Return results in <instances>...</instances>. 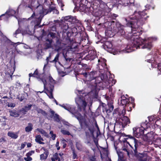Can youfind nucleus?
<instances>
[{
	"label": "nucleus",
	"mask_w": 161,
	"mask_h": 161,
	"mask_svg": "<svg viewBox=\"0 0 161 161\" xmlns=\"http://www.w3.org/2000/svg\"><path fill=\"white\" fill-rule=\"evenodd\" d=\"M82 92L78 90L75 92L78 96V97L75 98V102L78 106V110L75 106L69 104H59V105L69 111L72 114L73 117H75L79 120L81 128L85 132L88 139L86 143L88 144L90 143V137L93 136L94 126L89 121H86L78 113L79 111H85L87 105V102L85 100V97L87 98V96L84 97L81 96V94H82Z\"/></svg>",
	"instance_id": "f03ea898"
},
{
	"label": "nucleus",
	"mask_w": 161,
	"mask_h": 161,
	"mask_svg": "<svg viewBox=\"0 0 161 161\" xmlns=\"http://www.w3.org/2000/svg\"><path fill=\"white\" fill-rule=\"evenodd\" d=\"M70 32H72V33H76L77 32V30L75 26L71 28L70 29Z\"/></svg>",
	"instance_id": "de8ad7c7"
},
{
	"label": "nucleus",
	"mask_w": 161,
	"mask_h": 161,
	"mask_svg": "<svg viewBox=\"0 0 161 161\" xmlns=\"http://www.w3.org/2000/svg\"><path fill=\"white\" fill-rule=\"evenodd\" d=\"M147 62H149L152 64L153 63H154V62H155V60H154V59L153 58V59L152 58L151 59L147 60Z\"/></svg>",
	"instance_id": "4d7b16f0"
},
{
	"label": "nucleus",
	"mask_w": 161,
	"mask_h": 161,
	"mask_svg": "<svg viewBox=\"0 0 161 161\" xmlns=\"http://www.w3.org/2000/svg\"><path fill=\"white\" fill-rule=\"evenodd\" d=\"M82 92L78 90L75 92L78 96V97L75 98V102L78 106V110L75 106L69 104H59V105L69 111L72 114L73 117H75L79 120L81 128L85 132L88 139L86 143L88 144L90 143V137L93 136L94 126L89 121H86L78 113L79 111H85L87 105V102L85 100V97L87 98V96L84 97L81 96V94H82Z\"/></svg>",
	"instance_id": "7ed1b4c3"
},
{
	"label": "nucleus",
	"mask_w": 161,
	"mask_h": 161,
	"mask_svg": "<svg viewBox=\"0 0 161 161\" xmlns=\"http://www.w3.org/2000/svg\"><path fill=\"white\" fill-rule=\"evenodd\" d=\"M96 72L92 71L90 72H85L82 73L84 76L86 78V80L87 81H92L90 83L91 86V88L92 90L97 89V83H99L100 82H96V80H94L96 78Z\"/></svg>",
	"instance_id": "1a4fd4ad"
},
{
	"label": "nucleus",
	"mask_w": 161,
	"mask_h": 161,
	"mask_svg": "<svg viewBox=\"0 0 161 161\" xmlns=\"http://www.w3.org/2000/svg\"><path fill=\"white\" fill-rule=\"evenodd\" d=\"M106 76H105L103 74H101L100 75V76L98 77L97 79H101V80H106Z\"/></svg>",
	"instance_id": "a18cd8bd"
},
{
	"label": "nucleus",
	"mask_w": 161,
	"mask_h": 161,
	"mask_svg": "<svg viewBox=\"0 0 161 161\" xmlns=\"http://www.w3.org/2000/svg\"><path fill=\"white\" fill-rule=\"evenodd\" d=\"M32 105L31 104L28 105V106H25L22 108L20 110V111L23 114H25L31 108Z\"/></svg>",
	"instance_id": "bb28decb"
},
{
	"label": "nucleus",
	"mask_w": 161,
	"mask_h": 161,
	"mask_svg": "<svg viewBox=\"0 0 161 161\" xmlns=\"http://www.w3.org/2000/svg\"><path fill=\"white\" fill-rule=\"evenodd\" d=\"M18 22V24L19 25L22 24H24L25 23H27L28 21L25 18L23 19H17Z\"/></svg>",
	"instance_id": "e433bc0d"
},
{
	"label": "nucleus",
	"mask_w": 161,
	"mask_h": 161,
	"mask_svg": "<svg viewBox=\"0 0 161 161\" xmlns=\"http://www.w3.org/2000/svg\"><path fill=\"white\" fill-rule=\"evenodd\" d=\"M103 45L105 49H106V48L110 49L112 47V45L111 42H106Z\"/></svg>",
	"instance_id": "473e14b6"
},
{
	"label": "nucleus",
	"mask_w": 161,
	"mask_h": 161,
	"mask_svg": "<svg viewBox=\"0 0 161 161\" xmlns=\"http://www.w3.org/2000/svg\"><path fill=\"white\" fill-rule=\"evenodd\" d=\"M51 160L52 161H56L57 160L60 161V158L58 157V154L57 153H55L53 155V157L51 158Z\"/></svg>",
	"instance_id": "58836bf2"
},
{
	"label": "nucleus",
	"mask_w": 161,
	"mask_h": 161,
	"mask_svg": "<svg viewBox=\"0 0 161 161\" xmlns=\"http://www.w3.org/2000/svg\"><path fill=\"white\" fill-rule=\"evenodd\" d=\"M36 13L34 12L33 13L32 16L29 18V20H32L31 21V25H28L27 27H25V29L22 30V34H28L29 35H31L34 32V27L39 26V24L38 25H36V22L37 19L36 18Z\"/></svg>",
	"instance_id": "6e6552de"
},
{
	"label": "nucleus",
	"mask_w": 161,
	"mask_h": 161,
	"mask_svg": "<svg viewBox=\"0 0 161 161\" xmlns=\"http://www.w3.org/2000/svg\"><path fill=\"white\" fill-rule=\"evenodd\" d=\"M37 131H38L39 132H40L41 134H42L44 136L48 137V134L43 130L42 129L37 128L36 129Z\"/></svg>",
	"instance_id": "ea45409f"
},
{
	"label": "nucleus",
	"mask_w": 161,
	"mask_h": 161,
	"mask_svg": "<svg viewBox=\"0 0 161 161\" xmlns=\"http://www.w3.org/2000/svg\"><path fill=\"white\" fill-rule=\"evenodd\" d=\"M64 19L65 21L70 22L71 24H76L77 26H80L81 25V23L80 21L77 19L75 17H71L70 16H66L64 17Z\"/></svg>",
	"instance_id": "f3484780"
},
{
	"label": "nucleus",
	"mask_w": 161,
	"mask_h": 161,
	"mask_svg": "<svg viewBox=\"0 0 161 161\" xmlns=\"http://www.w3.org/2000/svg\"><path fill=\"white\" fill-rule=\"evenodd\" d=\"M115 25L117 28L116 31L118 34L119 36H124L126 34L124 30V26L119 22H116Z\"/></svg>",
	"instance_id": "dca6fc26"
},
{
	"label": "nucleus",
	"mask_w": 161,
	"mask_h": 161,
	"mask_svg": "<svg viewBox=\"0 0 161 161\" xmlns=\"http://www.w3.org/2000/svg\"><path fill=\"white\" fill-rule=\"evenodd\" d=\"M86 0H72V1L75 6H78L77 4L80 3H86Z\"/></svg>",
	"instance_id": "c9c22d12"
},
{
	"label": "nucleus",
	"mask_w": 161,
	"mask_h": 161,
	"mask_svg": "<svg viewBox=\"0 0 161 161\" xmlns=\"http://www.w3.org/2000/svg\"><path fill=\"white\" fill-rule=\"evenodd\" d=\"M18 132L14 133L12 131H9L7 134L8 136L13 139H16L18 136Z\"/></svg>",
	"instance_id": "cd10ccee"
},
{
	"label": "nucleus",
	"mask_w": 161,
	"mask_h": 161,
	"mask_svg": "<svg viewBox=\"0 0 161 161\" xmlns=\"http://www.w3.org/2000/svg\"><path fill=\"white\" fill-rule=\"evenodd\" d=\"M59 53H58L56 55L54 58L53 60L52 59V55L51 53L49 54V56L46 59L47 63L45 64L43 69L44 70L46 69L49 63H54L56 64L57 62H58L59 60Z\"/></svg>",
	"instance_id": "ddd939ff"
},
{
	"label": "nucleus",
	"mask_w": 161,
	"mask_h": 161,
	"mask_svg": "<svg viewBox=\"0 0 161 161\" xmlns=\"http://www.w3.org/2000/svg\"><path fill=\"white\" fill-rule=\"evenodd\" d=\"M132 148H133L132 146L127 141L126 139H125L123 141L122 152H118L117 150L118 156V161H123V158L124 156H126L130 157Z\"/></svg>",
	"instance_id": "423d86ee"
},
{
	"label": "nucleus",
	"mask_w": 161,
	"mask_h": 161,
	"mask_svg": "<svg viewBox=\"0 0 161 161\" xmlns=\"http://www.w3.org/2000/svg\"><path fill=\"white\" fill-rule=\"evenodd\" d=\"M39 4L41 5H50L49 0H23L21 4L19 7H21L22 5L25 7L30 8L32 10L33 9H36L37 6Z\"/></svg>",
	"instance_id": "0eeeda50"
},
{
	"label": "nucleus",
	"mask_w": 161,
	"mask_h": 161,
	"mask_svg": "<svg viewBox=\"0 0 161 161\" xmlns=\"http://www.w3.org/2000/svg\"><path fill=\"white\" fill-rule=\"evenodd\" d=\"M29 76L30 77L33 76L40 78L43 83L44 92L50 98H53L52 92L55 82L51 76H49L47 78L46 75L39 73L37 69L33 74H29Z\"/></svg>",
	"instance_id": "20e7f679"
},
{
	"label": "nucleus",
	"mask_w": 161,
	"mask_h": 161,
	"mask_svg": "<svg viewBox=\"0 0 161 161\" xmlns=\"http://www.w3.org/2000/svg\"><path fill=\"white\" fill-rule=\"evenodd\" d=\"M89 159L90 161H97L96 160V158H95V156H90L89 158Z\"/></svg>",
	"instance_id": "09e8293b"
},
{
	"label": "nucleus",
	"mask_w": 161,
	"mask_h": 161,
	"mask_svg": "<svg viewBox=\"0 0 161 161\" xmlns=\"http://www.w3.org/2000/svg\"><path fill=\"white\" fill-rule=\"evenodd\" d=\"M35 152L34 151H31L29 152L28 153H27L26 156H31L32 154H33Z\"/></svg>",
	"instance_id": "603ef678"
},
{
	"label": "nucleus",
	"mask_w": 161,
	"mask_h": 161,
	"mask_svg": "<svg viewBox=\"0 0 161 161\" xmlns=\"http://www.w3.org/2000/svg\"><path fill=\"white\" fill-rule=\"evenodd\" d=\"M24 159L25 161H31L32 160V158L30 156H27V157L25 158Z\"/></svg>",
	"instance_id": "5fc2aeb1"
},
{
	"label": "nucleus",
	"mask_w": 161,
	"mask_h": 161,
	"mask_svg": "<svg viewBox=\"0 0 161 161\" xmlns=\"http://www.w3.org/2000/svg\"><path fill=\"white\" fill-rule=\"evenodd\" d=\"M147 14L144 11H136L132 15L129 17L125 19L127 26L130 27L131 30V33H129L127 36L130 42L125 48V50L120 51L115 50L113 53L115 55L120 53H130L136 49L146 48L150 50L152 47V42L157 40L156 37H147L144 39L139 38L138 36L140 33L138 29L145 21L149 17L146 16Z\"/></svg>",
	"instance_id": "f257e3e1"
},
{
	"label": "nucleus",
	"mask_w": 161,
	"mask_h": 161,
	"mask_svg": "<svg viewBox=\"0 0 161 161\" xmlns=\"http://www.w3.org/2000/svg\"><path fill=\"white\" fill-rule=\"evenodd\" d=\"M41 114L42 115H43V116H45L46 117H47V112H46L45 111L42 110Z\"/></svg>",
	"instance_id": "bf43d9fd"
},
{
	"label": "nucleus",
	"mask_w": 161,
	"mask_h": 161,
	"mask_svg": "<svg viewBox=\"0 0 161 161\" xmlns=\"http://www.w3.org/2000/svg\"><path fill=\"white\" fill-rule=\"evenodd\" d=\"M96 52L94 51H89L88 54L86 57V58L87 60H93L96 57Z\"/></svg>",
	"instance_id": "aec40b11"
},
{
	"label": "nucleus",
	"mask_w": 161,
	"mask_h": 161,
	"mask_svg": "<svg viewBox=\"0 0 161 161\" xmlns=\"http://www.w3.org/2000/svg\"><path fill=\"white\" fill-rule=\"evenodd\" d=\"M15 106V104L14 103H8L7 106L9 107L14 108Z\"/></svg>",
	"instance_id": "3c124183"
},
{
	"label": "nucleus",
	"mask_w": 161,
	"mask_h": 161,
	"mask_svg": "<svg viewBox=\"0 0 161 161\" xmlns=\"http://www.w3.org/2000/svg\"><path fill=\"white\" fill-rule=\"evenodd\" d=\"M21 32V31L19 29V28L16 30L15 31V33L14 34V37H16V36L18 34H19Z\"/></svg>",
	"instance_id": "864d4df0"
},
{
	"label": "nucleus",
	"mask_w": 161,
	"mask_h": 161,
	"mask_svg": "<svg viewBox=\"0 0 161 161\" xmlns=\"http://www.w3.org/2000/svg\"><path fill=\"white\" fill-rule=\"evenodd\" d=\"M123 1H122V4H124L125 5H126V4H127L128 3H130V0H127V1H124L123 3Z\"/></svg>",
	"instance_id": "052dcab7"
},
{
	"label": "nucleus",
	"mask_w": 161,
	"mask_h": 161,
	"mask_svg": "<svg viewBox=\"0 0 161 161\" xmlns=\"http://www.w3.org/2000/svg\"><path fill=\"white\" fill-rule=\"evenodd\" d=\"M51 12L56 14L59 13L58 11L54 7H51L47 9H45L43 5L40 4L37 6L35 9V12L36 13V17L37 19L36 25H38L40 23L42 18L45 15Z\"/></svg>",
	"instance_id": "39448f33"
},
{
	"label": "nucleus",
	"mask_w": 161,
	"mask_h": 161,
	"mask_svg": "<svg viewBox=\"0 0 161 161\" xmlns=\"http://www.w3.org/2000/svg\"><path fill=\"white\" fill-rule=\"evenodd\" d=\"M35 138H36L35 140L36 142L41 144H44V143L42 141H43V139L40 135L36 136Z\"/></svg>",
	"instance_id": "2f4dec72"
},
{
	"label": "nucleus",
	"mask_w": 161,
	"mask_h": 161,
	"mask_svg": "<svg viewBox=\"0 0 161 161\" xmlns=\"http://www.w3.org/2000/svg\"><path fill=\"white\" fill-rule=\"evenodd\" d=\"M10 115L11 116L17 117L19 116V114L15 110H13L9 111Z\"/></svg>",
	"instance_id": "4c0bfd02"
},
{
	"label": "nucleus",
	"mask_w": 161,
	"mask_h": 161,
	"mask_svg": "<svg viewBox=\"0 0 161 161\" xmlns=\"http://www.w3.org/2000/svg\"><path fill=\"white\" fill-rule=\"evenodd\" d=\"M52 139L53 140H55V138L56 137V135L55 134H54L53 135L51 136Z\"/></svg>",
	"instance_id": "774afa93"
},
{
	"label": "nucleus",
	"mask_w": 161,
	"mask_h": 161,
	"mask_svg": "<svg viewBox=\"0 0 161 161\" xmlns=\"http://www.w3.org/2000/svg\"><path fill=\"white\" fill-rule=\"evenodd\" d=\"M109 91L108 92V94L110 95V98H111V99H112V97H113L114 94L112 92V89H111V88H109Z\"/></svg>",
	"instance_id": "8fccbe9b"
},
{
	"label": "nucleus",
	"mask_w": 161,
	"mask_h": 161,
	"mask_svg": "<svg viewBox=\"0 0 161 161\" xmlns=\"http://www.w3.org/2000/svg\"><path fill=\"white\" fill-rule=\"evenodd\" d=\"M17 12L16 11H15L14 10L12 9H9L6 12L5 14H3L1 15V16H4V19L6 20L10 16L15 15V17L16 19L17 18L16 17V15Z\"/></svg>",
	"instance_id": "6ab92c4d"
},
{
	"label": "nucleus",
	"mask_w": 161,
	"mask_h": 161,
	"mask_svg": "<svg viewBox=\"0 0 161 161\" xmlns=\"http://www.w3.org/2000/svg\"><path fill=\"white\" fill-rule=\"evenodd\" d=\"M61 132L64 135H67L69 136L70 135V133L68 131L63 130V129H61Z\"/></svg>",
	"instance_id": "c03bdc74"
},
{
	"label": "nucleus",
	"mask_w": 161,
	"mask_h": 161,
	"mask_svg": "<svg viewBox=\"0 0 161 161\" xmlns=\"http://www.w3.org/2000/svg\"><path fill=\"white\" fill-rule=\"evenodd\" d=\"M100 7L101 9L99 10L98 12V14L97 15V16L105 15L106 13L109 11V8L108 6L106 3H103L101 4Z\"/></svg>",
	"instance_id": "4468645a"
},
{
	"label": "nucleus",
	"mask_w": 161,
	"mask_h": 161,
	"mask_svg": "<svg viewBox=\"0 0 161 161\" xmlns=\"http://www.w3.org/2000/svg\"><path fill=\"white\" fill-rule=\"evenodd\" d=\"M120 101L118 100V103L120 105L126 106L130 104V105H132V103L134 102V98L132 97L127 98L124 95L121 96Z\"/></svg>",
	"instance_id": "f8f14e48"
},
{
	"label": "nucleus",
	"mask_w": 161,
	"mask_h": 161,
	"mask_svg": "<svg viewBox=\"0 0 161 161\" xmlns=\"http://www.w3.org/2000/svg\"><path fill=\"white\" fill-rule=\"evenodd\" d=\"M50 112L51 114V117L52 118H53L54 120L55 121L57 122H59L60 121V119L59 118V115H58L57 114H55L54 112L51 109L50 110Z\"/></svg>",
	"instance_id": "a878e982"
},
{
	"label": "nucleus",
	"mask_w": 161,
	"mask_h": 161,
	"mask_svg": "<svg viewBox=\"0 0 161 161\" xmlns=\"http://www.w3.org/2000/svg\"><path fill=\"white\" fill-rule=\"evenodd\" d=\"M67 25H64L62 27V29L63 30V32L64 33H66L67 34L70 32V29L69 28L68 23H66Z\"/></svg>",
	"instance_id": "c756f323"
},
{
	"label": "nucleus",
	"mask_w": 161,
	"mask_h": 161,
	"mask_svg": "<svg viewBox=\"0 0 161 161\" xmlns=\"http://www.w3.org/2000/svg\"><path fill=\"white\" fill-rule=\"evenodd\" d=\"M53 40L52 39H47L44 44V48L46 49L51 48L52 49L53 45H52Z\"/></svg>",
	"instance_id": "5701e85b"
},
{
	"label": "nucleus",
	"mask_w": 161,
	"mask_h": 161,
	"mask_svg": "<svg viewBox=\"0 0 161 161\" xmlns=\"http://www.w3.org/2000/svg\"><path fill=\"white\" fill-rule=\"evenodd\" d=\"M51 30L53 31H56V28L55 26H53L51 29Z\"/></svg>",
	"instance_id": "338daca9"
},
{
	"label": "nucleus",
	"mask_w": 161,
	"mask_h": 161,
	"mask_svg": "<svg viewBox=\"0 0 161 161\" xmlns=\"http://www.w3.org/2000/svg\"><path fill=\"white\" fill-rule=\"evenodd\" d=\"M42 110V109L40 108H37L36 109V111L38 113H41Z\"/></svg>",
	"instance_id": "69168bd1"
},
{
	"label": "nucleus",
	"mask_w": 161,
	"mask_h": 161,
	"mask_svg": "<svg viewBox=\"0 0 161 161\" xmlns=\"http://www.w3.org/2000/svg\"><path fill=\"white\" fill-rule=\"evenodd\" d=\"M108 108L107 110V113H109L111 112L114 109V106L113 104V103L111 102L110 103L108 102Z\"/></svg>",
	"instance_id": "72a5a7b5"
},
{
	"label": "nucleus",
	"mask_w": 161,
	"mask_h": 161,
	"mask_svg": "<svg viewBox=\"0 0 161 161\" xmlns=\"http://www.w3.org/2000/svg\"><path fill=\"white\" fill-rule=\"evenodd\" d=\"M63 123L65 125L68 126H71V125L68 122H65L64 121H62Z\"/></svg>",
	"instance_id": "13d9d810"
},
{
	"label": "nucleus",
	"mask_w": 161,
	"mask_h": 161,
	"mask_svg": "<svg viewBox=\"0 0 161 161\" xmlns=\"http://www.w3.org/2000/svg\"><path fill=\"white\" fill-rule=\"evenodd\" d=\"M48 37H50L52 38V39L55 38L56 40V38H58L56 36V33H55L50 32L48 35Z\"/></svg>",
	"instance_id": "37998d69"
},
{
	"label": "nucleus",
	"mask_w": 161,
	"mask_h": 161,
	"mask_svg": "<svg viewBox=\"0 0 161 161\" xmlns=\"http://www.w3.org/2000/svg\"><path fill=\"white\" fill-rule=\"evenodd\" d=\"M155 124L158 126L161 127V119L158 117L157 118V120L155 121Z\"/></svg>",
	"instance_id": "79ce46f5"
},
{
	"label": "nucleus",
	"mask_w": 161,
	"mask_h": 161,
	"mask_svg": "<svg viewBox=\"0 0 161 161\" xmlns=\"http://www.w3.org/2000/svg\"><path fill=\"white\" fill-rule=\"evenodd\" d=\"M33 129V125L31 123H29L28 125L26 127L25 130L26 132H29L31 131Z\"/></svg>",
	"instance_id": "f704fd0d"
},
{
	"label": "nucleus",
	"mask_w": 161,
	"mask_h": 161,
	"mask_svg": "<svg viewBox=\"0 0 161 161\" xmlns=\"http://www.w3.org/2000/svg\"><path fill=\"white\" fill-rule=\"evenodd\" d=\"M106 81L108 82V83L109 84H111V85L112 86L114 85L116 82L115 80L113 79L112 78H110L109 79H108V80H106Z\"/></svg>",
	"instance_id": "a19ab883"
},
{
	"label": "nucleus",
	"mask_w": 161,
	"mask_h": 161,
	"mask_svg": "<svg viewBox=\"0 0 161 161\" xmlns=\"http://www.w3.org/2000/svg\"><path fill=\"white\" fill-rule=\"evenodd\" d=\"M69 49V51H71L73 52H78V48L77 47V44L76 43L73 44L70 47Z\"/></svg>",
	"instance_id": "7c9ffc66"
},
{
	"label": "nucleus",
	"mask_w": 161,
	"mask_h": 161,
	"mask_svg": "<svg viewBox=\"0 0 161 161\" xmlns=\"http://www.w3.org/2000/svg\"><path fill=\"white\" fill-rule=\"evenodd\" d=\"M72 158L73 159H77L78 158V156L76 153L75 151V150H72Z\"/></svg>",
	"instance_id": "49530a36"
},
{
	"label": "nucleus",
	"mask_w": 161,
	"mask_h": 161,
	"mask_svg": "<svg viewBox=\"0 0 161 161\" xmlns=\"http://www.w3.org/2000/svg\"><path fill=\"white\" fill-rule=\"evenodd\" d=\"M44 150L45 151L43 153L40 155V159L41 160L46 159L48 155V151L46 150L45 148L44 149Z\"/></svg>",
	"instance_id": "c85d7f7f"
},
{
	"label": "nucleus",
	"mask_w": 161,
	"mask_h": 161,
	"mask_svg": "<svg viewBox=\"0 0 161 161\" xmlns=\"http://www.w3.org/2000/svg\"><path fill=\"white\" fill-rule=\"evenodd\" d=\"M126 136L128 137L129 138H130L133 140V141L134 140V139H135V138H134L133 136H132L131 135H128Z\"/></svg>",
	"instance_id": "e2e57ef3"
},
{
	"label": "nucleus",
	"mask_w": 161,
	"mask_h": 161,
	"mask_svg": "<svg viewBox=\"0 0 161 161\" xmlns=\"http://www.w3.org/2000/svg\"><path fill=\"white\" fill-rule=\"evenodd\" d=\"M133 142L134 144V148L133 147L134 153V155L139 161H147V156L146 154L140 153L137 152V150L142 143L138 140L134 139Z\"/></svg>",
	"instance_id": "9d476101"
},
{
	"label": "nucleus",
	"mask_w": 161,
	"mask_h": 161,
	"mask_svg": "<svg viewBox=\"0 0 161 161\" xmlns=\"http://www.w3.org/2000/svg\"><path fill=\"white\" fill-rule=\"evenodd\" d=\"M116 121L119 122V124H121L124 127L130 123V119L127 116L121 117L120 118H119V117L118 116L116 118Z\"/></svg>",
	"instance_id": "2eb2a0df"
},
{
	"label": "nucleus",
	"mask_w": 161,
	"mask_h": 161,
	"mask_svg": "<svg viewBox=\"0 0 161 161\" xmlns=\"http://www.w3.org/2000/svg\"><path fill=\"white\" fill-rule=\"evenodd\" d=\"M157 141L158 142H161V135L157 138Z\"/></svg>",
	"instance_id": "0e129e2a"
},
{
	"label": "nucleus",
	"mask_w": 161,
	"mask_h": 161,
	"mask_svg": "<svg viewBox=\"0 0 161 161\" xmlns=\"http://www.w3.org/2000/svg\"><path fill=\"white\" fill-rule=\"evenodd\" d=\"M117 15L114 14H113L111 15V17L112 19H115V18L117 16Z\"/></svg>",
	"instance_id": "680f3d73"
},
{
	"label": "nucleus",
	"mask_w": 161,
	"mask_h": 161,
	"mask_svg": "<svg viewBox=\"0 0 161 161\" xmlns=\"http://www.w3.org/2000/svg\"><path fill=\"white\" fill-rule=\"evenodd\" d=\"M78 6H75V9L76 8H78L77 10L80 12H84L85 11L86 8V6L83 4V3H79L77 4Z\"/></svg>",
	"instance_id": "b1692460"
},
{
	"label": "nucleus",
	"mask_w": 161,
	"mask_h": 161,
	"mask_svg": "<svg viewBox=\"0 0 161 161\" xmlns=\"http://www.w3.org/2000/svg\"><path fill=\"white\" fill-rule=\"evenodd\" d=\"M140 127H134L133 129L134 136L137 138H142L144 133V130L150 127L149 124L147 122L142 123Z\"/></svg>",
	"instance_id": "9b49d317"
},
{
	"label": "nucleus",
	"mask_w": 161,
	"mask_h": 161,
	"mask_svg": "<svg viewBox=\"0 0 161 161\" xmlns=\"http://www.w3.org/2000/svg\"><path fill=\"white\" fill-rule=\"evenodd\" d=\"M6 141V140L5 139L4 137H2L0 138V144H3L4 142Z\"/></svg>",
	"instance_id": "6e6d98bb"
},
{
	"label": "nucleus",
	"mask_w": 161,
	"mask_h": 161,
	"mask_svg": "<svg viewBox=\"0 0 161 161\" xmlns=\"http://www.w3.org/2000/svg\"><path fill=\"white\" fill-rule=\"evenodd\" d=\"M63 47V44L61 40L58 38H56V42L53 45L52 49L55 51L59 52Z\"/></svg>",
	"instance_id": "a211bd4d"
},
{
	"label": "nucleus",
	"mask_w": 161,
	"mask_h": 161,
	"mask_svg": "<svg viewBox=\"0 0 161 161\" xmlns=\"http://www.w3.org/2000/svg\"><path fill=\"white\" fill-rule=\"evenodd\" d=\"M98 64L97 66L99 69H102V68H105L106 67V60L103 59H98Z\"/></svg>",
	"instance_id": "412c9836"
},
{
	"label": "nucleus",
	"mask_w": 161,
	"mask_h": 161,
	"mask_svg": "<svg viewBox=\"0 0 161 161\" xmlns=\"http://www.w3.org/2000/svg\"><path fill=\"white\" fill-rule=\"evenodd\" d=\"M125 114V110L123 109L121 112H118V111H116L115 113H113L114 116L115 118H117L118 116L119 117V118H120L121 117L125 116L124 115Z\"/></svg>",
	"instance_id": "393cba45"
},
{
	"label": "nucleus",
	"mask_w": 161,
	"mask_h": 161,
	"mask_svg": "<svg viewBox=\"0 0 161 161\" xmlns=\"http://www.w3.org/2000/svg\"><path fill=\"white\" fill-rule=\"evenodd\" d=\"M149 122H148L147 120H146L144 123H146V122L147 124H149L150 126L151 125L155 124V121L156 120H157V116L156 115H153L149 117H148Z\"/></svg>",
	"instance_id": "4be33fe9"
}]
</instances>
